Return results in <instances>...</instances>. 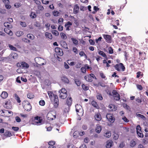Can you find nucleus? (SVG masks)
<instances>
[{
	"label": "nucleus",
	"instance_id": "338daca9",
	"mask_svg": "<svg viewBox=\"0 0 148 148\" xmlns=\"http://www.w3.org/2000/svg\"><path fill=\"white\" fill-rule=\"evenodd\" d=\"M38 8L40 10H42L44 9L43 7L40 5H38Z\"/></svg>",
	"mask_w": 148,
	"mask_h": 148
},
{
	"label": "nucleus",
	"instance_id": "1a4fd4ad",
	"mask_svg": "<svg viewBox=\"0 0 148 148\" xmlns=\"http://www.w3.org/2000/svg\"><path fill=\"white\" fill-rule=\"evenodd\" d=\"M17 66L23 69H27L29 66V64L25 62H22L20 63H18L17 64Z\"/></svg>",
	"mask_w": 148,
	"mask_h": 148
},
{
	"label": "nucleus",
	"instance_id": "0eeeda50",
	"mask_svg": "<svg viewBox=\"0 0 148 148\" xmlns=\"http://www.w3.org/2000/svg\"><path fill=\"white\" fill-rule=\"evenodd\" d=\"M35 61L37 64L40 66L43 65L46 63L45 60L41 58H36L35 59Z\"/></svg>",
	"mask_w": 148,
	"mask_h": 148
},
{
	"label": "nucleus",
	"instance_id": "a878e982",
	"mask_svg": "<svg viewBox=\"0 0 148 148\" xmlns=\"http://www.w3.org/2000/svg\"><path fill=\"white\" fill-rule=\"evenodd\" d=\"M45 36L46 38L49 39H51L52 38V36L51 33L46 32L45 33Z\"/></svg>",
	"mask_w": 148,
	"mask_h": 148
},
{
	"label": "nucleus",
	"instance_id": "f704fd0d",
	"mask_svg": "<svg viewBox=\"0 0 148 148\" xmlns=\"http://www.w3.org/2000/svg\"><path fill=\"white\" fill-rule=\"evenodd\" d=\"M11 58L14 59H17L18 58V54L17 53H13L11 54Z\"/></svg>",
	"mask_w": 148,
	"mask_h": 148
},
{
	"label": "nucleus",
	"instance_id": "f3484780",
	"mask_svg": "<svg viewBox=\"0 0 148 148\" xmlns=\"http://www.w3.org/2000/svg\"><path fill=\"white\" fill-rule=\"evenodd\" d=\"M60 43L61 45L64 48L66 49H68L67 45L65 41L63 40H61L60 42Z\"/></svg>",
	"mask_w": 148,
	"mask_h": 148
},
{
	"label": "nucleus",
	"instance_id": "864d4df0",
	"mask_svg": "<svg viewBox=\"0 0 148 148\" xmlns=\"http://www.w3.org/2000/svg\"><path fill=\"white\" fill-rule=\"evenodd\" d=\"M122 119L125 122L127 123L129 122V120L127 118L124 116H123L122 117Z\"/></svg>",
	"mask_w": 148,
	"mask_h": 148
},
{
	"label": "nucleus",
	"instance_id": "c756f323",
	"mask_svg": "<svg viewBox=\"0 0 148 148\" xmlns=\"http://www.w3.org/2000/svg\"><path fill=\"white\" fill-rule=\"evenodd\" d=\"M98 53L105 58H107V56L105 53L102 51L99 50L98 51Z\"/></svg>",
	"mask_w": 148,
	"mask_h": 148
},
{
	"label": "nucleus",
	"instance_id": "cd10ccee",
	"mask_svg": "<svg viewBox=\"0 0 148 148\" xmlns=\"http://www.w3.org/2000/svg\"><path fill=\"white\" fill-rule=\"evenodd\" d=\"M91 104L96 109H98L99 108V106L95 101H92L91 102Z\"/></svg>",
	"mask_w": 148,
	"mask_h": 148
},
{
	"label": "nucleus",
	"instance_id": "09e8293b",
	"mask_svg": "<svg viewBox=\"0 0 148 148\" xmlns=\"http://www.w3.org/2000/svg\"><path fill=\"white\" fill-rule=\"evenodd\" d=\"M108 53L109 54H112L113 53V49L112 47H110L108 48Z\"/></svg>",
	"mask_w": 148,
	"mask_h": 148
},
{
	"label": "nucleus",
	"instance_id": "79ce46f5",
	"mask_svg": "<svg viewBox=\"0 0 148 148\" xmlns=\"http://www.w3.org/2000/svg\"><path fill=\"white\" fill-rule=\"evenodd\" d=\"M75 82L76 85L78 86H80L81 85V82L78 79H75Z\"/></svg>",
	"mask_w": 148,
	"mask_h": 148
},
{
	"label": "nucleus",
	"instance_id": "bb28decb",
	"mask_svg": "<svg viewBox=\"0 0 148 148\" xmlns=\"http://www.w3.org/2000/svg\"><path fill=\"white\" fill-rule=\"evenodd\" d=\"M109 108L111 109L112 111H115L116 109V107L114 105L112 104H110L109 106Z\"/></svg>",
	"mask_w": 148,
	"mask_h": 148
},
{
	"label": "nucleus",
	"instance_id": "b1692460",
	"mask_svg": "<svg viewBox=\"0 0 148 148\" xmlns=\"http://www.w3.org/2000/svg\"><path fill=\"white\" fill-rule=\"evenodd\" d=\"M113 142L110 140H108L107 142L106 147L107 148H110L112 146Z\"/></svg>",
	"mask_w": 148,
	"mask_h": 148
},
{
	"label": "nucleus",
	"instance_id": "603ef678",
	"mask_svg": "<svg viewBox=\"0 0 148 148\" xmlns=\"http://www.w3.org/2000/svg\"><path fill=\"white\" fill-rule=\"evenodd\" d=\"M136 129L137 133L142 131L141 127L139 125H138L136 126Z\"/></svg>",
	"mask_w": 148,
	"mask_h": 148
},
{
	"label": "nucleus",
	"instance_id": "423d86ee",
	"mask_svg": "<svg viewBox=\"0 0 148 148\" xmlns=\"http://www.w3.org/2000/svg\"><path fill=\"white\" fill-rule=\"evenodd\" d=\"M60 97L62 99H65L67 96L66 90L64 88H62L60 91Z\"/></svg>",
	"mask_w": 148,
	"mask_h": 148
},
{
	"label": "nucleus",
	"instance_id": "e2e57ef3",
	"mask_svg": "<svg viewBox=\"0 0 148 148\" xmlns=\"http://www.w3.org/2000/svg\"><path fill=\"white\" fill-rule=\"evenodd\" d=\"M114 139L115 140H117L119 137V135L116 133L114 134Z\"/></svg>",
	"mask_w": 148,
	"mask_h": 148
},
{
	"label": "nucleus",
	"instance_id": "6e6d98bb",
	"mask_svg": "<svg viewBox=\"0 0 148 148\" xmlns=\"http://www.w3.org/2000/svg\"><path fill=\"white\" fill-rule=\"evenodd\" d=\"M124 53L125 54V59L127 60L128 59V58L129 57V54L126 51H124Z\"/></svg>",
	"mask_w": 148,
	"mask_h": 148
},
{
	"label": "nucleus",
	"instance_id": "bf43d9fd",
	"mask_svg": "<svg viewBox=\"0 0 148 148\" xmlns=\"http://www.w3.org/2000/svg\"><path fill=\"white\" fill-rule=\"evenodd\" d=\"M137 133L138 136L142 138L143 137L144 135L143 133H142V131H141V132H137Z\"/></svg>",
	"mask_w": 148,
	"mask_h": 148
},
{
	"label": "nucleus",
	"instance_id": "13d9d810",
	"mask_svg": "<svg viewBox=\"0 0 148 148\" xmlns=\"http://www.w3.org/2000/svg\"><path fill=\"white\" fill-rule=\"evenodd\" d=\"M5 110H1L0 111V114L2 116H6V114L5 113Z\"/></svg>",
	"mask_w": 148,
	"mask_h": 148
},
{
	"label": "nucleus",
	"instance_id": "2eb2a0df",
	"mask_svg": "<svg viewBox=\"0 0 148 148\" xmlns=\"http://www.w3.org/2000/svg\"><path fill=\"white\" fill-rule=\"evenodd\" d=\"M72 25V23L70 21L67 22L64 25V27L66 28V30L69 31L71 26Z\"/></svg>",
	"mask_w": 148,
	"mask_h": 148
},
{
	"label": "nucleus",
	"instance_id": "a211bd4d",
	"mask_svg": "<svg viewBox=\"0 0 148 148\" xmlns=\"http://www.w3.org/2000/svg\"><path fill=\"white\" fill-rule=\"evenodd\" d=\"M10 29V28H5L4 29V31L9 35L12 36L13 35V33Z\"/></svg>",
	"mask_w": 148,
	"mask_h": 148
},
{
	"label": "nucleus",
	"instance_id": "4c0bfd02",
	"mask_svg": "<svg viewBox=\"0 0 148 148\" xmlns=\"http://www.w3.org/2000/svg\"><path fill=\"white\" fill-rule=\"evenodd\" d=\"M114 97V99L116 101H119L120 99V95L118 94L116 95L113 96Z\"/></svg>",
	"mask_w": 148,
	"mask_h": 148
},
{
	"label": "nucleus",
	"instance_id": "f03ea898",
	"mask_svg": "<svg viewBox=\"0 0 148 148\" xmlns=\"http://www.w3.org/2000/svg\"><path fill=\"white\" fill-rule=\"evenodd\" d=\"M22 104L23 108L26 111H29L31 110L32 106L28 101H24L22 102Z\"/></svg>",
	"mask_w": 148,
	"mask_h": 148
},
{
	"label": "nucleus",
	"instance_id": "39448f33",
	"mask_svg": "<svg viewBox=\"0 0 148 148\" xmlns=\"http://www.w3.org/2000/svg\"><path fill=\"white\" fill-rule=\"evenodd\" d=\"M56 114L55 112L53 111H50L47 113V117L48 120H53L56 118Z\"/></svg>",
	"mask_w": 148,
	"mask_h": 148
},
{
	"label": "nucleus",
	"instance_id": "2f4dec72",
	"mask_svg": "<svg viewBox=\"0 0 148 148\" xmlns=\"http://www.w3.org/2000/svg\"><path fill=\"white\" fill-rule=\"evenodd\" d=\"M71 39L73 44L76 45H78V41L76 39L74 38H71Z\"/></svg>",
	"mask_w": 148,
	"mask_h": 148
},
{
	"label": "nucleus",
	"instance_id": "7ed1b4c3",
	"mask_svg": "<svg viewBox=\"0 0 148 148\" xmlns=\"http://www.w3.org/2000/svg\"><path fill=\"white\" fill-rule=\"evenodd\" d=\"M72 102V99L71 97H68L66 99V104L67 105L68 107L64 109V111L65 113L68 112L69 107L71 106Z\"/></svg>",
	"mask_w": 148,
	"mask_h": 148
},
{
	"label": "nucleus",
	"instance_id": "052dcab7",
	"mask_svg": "<svg viewBox=\"0 0 148 148\" xmlns=\"http://www.w3.org/2000/svg\"><path fill=\"white\" fill-rule=\"evenodd\" d=\"M12 129L15 132H17L19 130V128L16 127H12Z\"/></svg>",
	"mask_w": 148,
	"mask_h": 148
},
{
	"label": "nucleus",
	"instance_id": "69168bd1",
	"mask_svg": "<svg viewBox=\"0 0 148 148\" xmlns=\"http://www.w3.org/2000/svg\"><path fill=\"white\" fill-rule=\"evenodd\" d=\"M73 52L77 54L78 53V51L77 49L75 47L73 48Z\"/></svg>",
	"mask_w": 148,
	"mask_h": 148
},
{
	"label": "nucleus",
	"instance_id": "f257e3e1",
	"mask_svg": "<svg viewBox=\"0 0 148 148\" xmlns=\"http://www.w3.org/2000/svg\"><path fill=\"white\" fill-rule=\"evenodd\" d=\"M47 93L51 101L54 102V106L55 108H57L59 105V100L58 96L51 91H48Z\"/></svg>",
	"mask_w": 148,
	"mask_h": 148
},
{
	"label": "nucleus",
	"instance_id": "c9c22d12",
	"mask_svg": "<svg viewBox=\"0 0 148 148\" xmlns=\"http://www.w3.org/2000/svg\"><path fill=\"white\" fill-rule=\"evenodd\" d=\"M16 35L18 37H20L24 34V33L22 31H18L16 33Z\"/></svg>",
	"mask_w": 148,
	"mask_h": 148
},
{
	"label": "nucleus",
	"instance_id": "6ab92c4d",
	"mask_svg": "<svg viewBox=\"0 0 148 148\" xmlns=\"http://www.w3.org/2000/svg\"><path fill=\"white\" fill-rule=\"evenodd\" d=\"M101 127L99 125H97L95 129V130L96 132L97 133H99L101 130Z\"/></svg>",
	"mask_w": 148,
	"mask_h": 148
},
{
	"label": "nucleus",
	"instance_id": "c03bdc74",
	"mask_svg": "<svg viewBox=\"0 0 148 148\" xmlns=\"http://www.w3.org/2000/svg\"><path fill=\"white\" fill-rule=\"evenodd\" d=\"M30 17L32 18H34L36 17V15L34 12H32L30 15Z\"/></svg>",
	"mask_w": 148,
	"mask_h": 148
},
{
	"label": "nucleus",
	"instance_id": "8fccbe9b",
	"mask_svg": "<svg viewBox=\"0 0 148 148\" xmlns=\"http://www.w3.org/2000/svg\"><path fill=\"white\" fill-rule=\"evenodd\" d=\"M55 142L54 141H49L48 142V144L49 146H54Z\"/></svg>",
	"mask_w": 148,
	"mask_h": 148
},
{
	"label": "nucleus",
	"instance_id": "9b49d317",
	"mask_svg": "<svg viewBox=\"0 0 148 148\" xmlns=\"http://www.w3.org/2000/svg\"><path fill=\"white\" fill-rule=\"evenodd\" d=\"M103 36L106 42L109 43H111L112 39L110 35L107 34H103Z\"/></svg>",
	"mask_w": 148,
	"mask_h": 148
},
{
	"label": "nucleus",
	"instance_id": "49530a36",
	"mask_svg": "<svg viewBox=\"0 0 148 148\" xmlns=\"http://www.w3.org/2000/svg\"><path fill=\"white\" fill-rule=\"evenodd\" d=\"M97 99L100 100H102L103 99V97L100 94H98L97 96Z\"/></svg>",
	"mask_w": 148,
	"mask_h": 148
},
{
	"label": "nucleus",
	"instance_id": "0e129e2a",
	"mask_svg": "<svg viewBox=\"0 0 148 148\" xmlns=\"http://www.w3.org/2000/svg\"><path fill=\"white\" fill-rule=\"evenodd\" d=\"M42 3L44 4H48L49 3V1L47 0H42Z\"/></svg>",
	"mask_w": 148,
	"mask_h": 148
},
{
	"label": "nucleus",
	"instance_id": "aec40b11",
	"mask_svg": "<svg viewBox=\"0 0 148 148\" xmlns=\"http://www.w3.org/2000/svg\"><path fill=\"white\" fill-rule=\"evenodd\" d=\"M79 7L77 4H75L74 5L73 8V13L75 14H77L79 10Z\"/></svg>",
	"mask_w": 148,
	"mask_h": 148
},
{
	"label": "nucleus",
	"instance_id": "37998d69",
	"mask_svg": "<svg viewBox=\"0 0 148 148\" xmlns=\"http://www.w3.org/2000/svg\"><path fill=\"white\" fill-rule=\"evenodd\" d=\"M111 135V133L110 132H107L104 135V136L106 138H109Z\"/></svg>",
	"mask_w": 148,
	"mask_h": 148
},
{
	"label": "nucleus",
	"instance_id": "ddd939ff",
	"mask_svg": "<svg viewBox=\"0 0 148 148\" xmlns=\"http://www.w3.org/2000/svg\"><path fill=\"white\" fill-rule=\"evenodd\" d=\"M82 106L79 104H77L75 105V108L76 112H77V114L79 116H80L82 114H80V112H82Z\"/></svg>",
	"mask_w": 148,
	"mask_h": 148
},
{
	"label": "nucleus",
	"instance_id": "393cba45",
	"mask_svg": "<svg viewBox=\"0 0 148 148\" xmlns=\"http://www.w3.org/2000/svg\"><path fill=\"white\" fill-rule=\"evenodd\" d=\"M61 80L62 81L65 83L69 84V81L68 79L65 76H63L61 77Z\"/></svg>",
	"mask_w": 148,
	"mask_h": 148
},
{
	"label": "nucleus",
	"instance_id": "473e14b6",
	"mask_svg": "<svg viewBox=\"0 0 148 148\" xmlns=\"http://www.w3.org/2000/svg\"><path fill=\"white\" fill-rule=\"evenodd\" d=\"M136 115L137 116L143 119V120H145L146 119V118L143 115L139 114L138 113H136Z\"/></svg>",
	"mask_w": 148,
	"mask_h": 148
},
{
	"label": "nucleus",
	"instance_id": "de8ad7c7",
	"mask_svg": "<svg viewBox=\"0 0 148 148\" xmlns=\"http://www.w3.org/2000/svg\"><path fill=\"white\" fill-rule=\"evenodd\" d=\"M53 14L54 16H59V15L60 14V12L58 11L55 10L53 12Z\"/></svg>",
	"mask_w": 148,
	"mask_h": 148
},
{
	"label": "nucleus",
	"instance_id": "6e6552de",
	"mask_svg": "<svg viewBox=\"0 0 148 148\" xmlns=\"http://www.w3.org/2000/svg\"><path fill=\"white\" fill-rule=\"evenodd\" d=\"M96 77L94 75L93 73H91L87 76H85L84 77V79L87 81L89 82H91L92 81V79Z\"/></svg>",
	"mask_w": 148,
	"mask_h": 148
},
{
	"label": "nucleus",
	"instance_id": "ea45409f",
	"mask_svg": "<svg viewBox=\"0 0 148 148\" xmlns=\"http://www.w3.org/2000/svg\"><path fill=\"white\" fill-rule=\"evenodd\" d=\"M136 143L134 140H131L130 142V146L132 147H133L136 145Z\"/></svg>",
	"mask_w": 148,
	"mask_h": 148
},
{
	"label": "nucleus",
	"instance_id": "4be33fe9",
	"mask_svg": "<svg viewBox=\"0 0 148 148\" xmlns=\"http://www.w3.org/2000/svg\"><path fill=\"white\" fill-rule=\"evenodd\" d=\"M40 119V117L38 116H36L34 118V120L37 121L36 122L37 123H41L42 122V120Z\"/></svg>",
	"mask_w": 148,
	"mask_h": 148
},
{
	"label": "nucleus",
	"instance_id": "9d476101",
	"mask_svg": "<svg viewBox=\"0 0 148 148\" xmlns=\"http://www.w3.org/2000/svg\"><path fill=\"white\" fill-rule=\"evenodd\" d=\"M55 51L57 55V58L58 59L60 58L59 56H61L63 55V53L62 50L59 47H56L55 49Z\"/></svg>",
	"mask_w": 148,
	"mask_h": 148
},
{
	"label": "nucleus",
	"instance_id": "4468645a",
	"mask_svg": "<svg viewBox=\"0 0 148 148\" xmlns=\"http://www.w3.org/2000/svg\"><path fill=\"white\" fill-rule=\"evenodd\" d=\"M4 107L7 109H11L12 108V104L11 101L10 100H6Z\"/></svg>",
	"mask_w": 148,
	"mask_h": 148
},
{
	"label": "nucleus",
	"instance_id": "20e7f679",
	"mask_svg": "<svg viewBox=\"0 0 148 148\" xmlns=\"http://www.w3.org/2000/svg\"><path fill=\"white\" fill-rule=\"evenodd\" d=\"M114 69L118 71L123 72L125 71V68L122 63L116 64L114 66Z\"/></svg>",
	"mask_w": 148,
	"mask_h": 148
},
{
	"label": "nucleus",
	"instance_id": "7c9ffc66",
	"mask_svg": "<svg viewBox=\"0 0 148 148\" xmlns=\"http://www.w3.org/2000/svg\"><path fill=\"white\" fill-rule=\"evenodd\" d=\"M27 97L28 98L32 99L34 97V95L33 93L32 92H29L27 94Z\"/></svg>",
	"mask_w": 148,
	"mask_h": 148
},
{
	"label": "nucleus",
	"instance_id": "a18cd8bd",
	"mask_svg": "<svg viewBox=\"0 0 148 148\" xmlns=\"http://www.w3.org/2000/svg\"><path fill=\"white\" fill-rule=\"evenodd\" d=\"M9 47L11 50L14 51H17V49L15 47H14L12 45H9Z\"/></svg>",
	"mask_w": 148,
	"mask_h": 148
},
{
	"label": "nucleus",
	"instance_id": "c85d7f7f",
	"mask_svg": "<svg viewBox=\"0 0 148 148\" xmlns=\"http://www.w3.org/2000/svg\"><path fill=\"white\" fill-rule=\"evenodd\" d=\"M14 97L17 103H20L21 102V101L20 98L15 93L14 94Z\"/></svg>",
	"mask_w": 148,
	"mask_h": 148
},
{
	"label": "nucleus",
	"instance_id": "4d7b16f0",
	"mask_svg": "<svg viewBox=\"0 0 148 148\" xmlns=\"http://www.w3.org/2000/svg\"><path fill=\"white\" fill-rule=\"evenodd\" d=\"M39 104L41 106H44L45 105V102L44 100H41L39 102Z\"/></svg>",
	"mask_w": 148,
	"mask_h": 148
},
{
	"label": "nucleus",
	"instance_id": "5fc2aeb1",
	"mask_svg": "<svg viewBox=\"0 0 148 148\" xmlns=\"http://www.w3.org/2000/svg\"><path fill=\"white\" fill-rule=\"evenodd\" d=\"M81 72L83 73H86V69L85 67H82L81 69Z\"/></svg>",
	"mask_w": 148,
	"mask_h": 148
},
{
	"label": "nucleus",
	"instance_id": "5701e85b",
	"mask_svg": "<svg viewBox=\"0 0 148 148\" xmlns=\"http://www.w3.org/2000/svg\"><path fill=\"white\" fill-rule=\"evenodd\" d=\"M4 25L5 27L8 28H12L13 27L11 24L8 22H5L4 23Z\"/></svg>",
	"mask_w": 148,
	"mask_h": 148
},
{
	"label": "nucleus",
	"instance_id": "412c9836",
	"mask_svg": "<svg viewBox=\"0 0 148 148\" xmlns=\"http://www.w3.org/2000/svg\"><path fill=\"white\" fill-rule=\"evenodd\" d=\"M8 96V93L5 91H3L1 95V97L3 99H6Z\"/></svg>",
	"mask_w": 148,
	"mask_h": 148
},
{
	"label": "nucleus",
	"instance_id": "a19ab883",
	"mask_svg": "<svg viewBox=\"0 0 148 148\" xmlns=\"http://www.w3.org/2000/svg\"><path fill=\"white\" fill-rule=\"evenodd\" d=\"M27 37L30 39L33 40L34 38V36L32 34H28L27 35Z\"/></svg>",
	"mask_w": 148,
	"mask_h": 148
},
{
	"label": "nucleus",
	"instance_id": "680f3d73",
	"mask_svg": "<svg viewBox=\"0 0 148 148\" xmlns=\"http://www.w3.org/2000/svg\"><path fill=\"white\" fill-rule=\"evenodd\" d=\"M63 27L61 25H59L58 27V30L59 31H62L63 30Z\"/></svg>",
	"mask_w": 148,
	"mask_h": 148
},
{
	"label": "nucleus",
	"instance_id": "3c124183",
	"mask_svg": "<svg viewBox=\"0 0 148 148\" xmlns=\"http://www.w3.org/2000/svg\"><path fill=\"white\" fill-rule=\"evenodd\" d=\"M82 87L83 89L84 90H87L88 89V87L84 84L82 85Z\"/></svg>",
	"mask_w": 148,
	"mask_h": 148
},
{
	"label": "nucleus",
	"instance_id": "f8f14e48",
	"mask_svg": "<svg viewBox=\"0 0 148 148\" xmlns=\"http://www.w3.org/2000/svg\"><path fill=\"white\" fill-rule=\"evenodd\" d=\"M106 117L110 123H113L114 122L115 118L112 114H108L106 116Z\"/></svg>",
	"mask_w": 148,
	"mask_h": 148
},
{
	"label": "nucleus",
	"instance_id": "774afa93",
	"mask_svg": "<svg viewBox=\"0 0 148 148\" xmlns=\"http://www.w3.org/2000/svg\"><path fill=\"white\" fill-rule=\"evenodd\" d=\"M20 25L23 27H25L26 26V23L25 22L21 21Z\"/></svg>",
	"mask_w": 148,
	"mask_h": 148
},
{
	"label": "nucleus",
	"instance_id": "72a5a7b5",
	"mask_svg": "<svg viewBox=\"0 0 148 148\" xmlns=\"http://www.w3.org/2000/svg\"><path fill=\"white\" fill-rule=\"evenodd\" d=\"M4 135L6 137H10L12 136L11 133L9 131H6Z\"/></svg>",
	"mask_w": 148,
	"mask_h": 148
},
{
	"label": "nucleus",
	"instance_id": "e433bc0d",
	"mask_svg": "<svg viewBox=\"0 0 148 148\" xmlns=\"http://www.w3.org/2000/svg\"><path fill=\"white\" fill-rule=\"evenodd\" d=\"M51 32L53 35L56 36H58L59 35V32L56 30H52L51 31Z\"/></svg>",
	"mask_w": 148,
	"mask_h": 148
},
{
	"label": "nucleus",
	"instance_id": "dca6fc26",
	"mask_svg": "<svg viewBox=\"0 0 148 148\" xmlns=\"http://www.w3.org/2000/svg\"><path fill=\"white\" fill-rule=\"evenodd\" d=\"M95 118L97 121H100L101 119V117L100 114L99 113H95Z\"/></svg>",
	"mask_w": 148,
	"mask_h": 148
},
{
	"label": "nucleus",
	"instance_id": "58836bf2",
	"mask_svg": "<svg viewBox=\"0 0 148 148\" xmlns=\"http://www.w3.org/2000/svg\"><path fill=\"white\" fill-rule=\"evenodd\" d=\"M60 35L62 38L63 39H66L67 38L66 34L64 33H61Z\"/></svg>",
	"mask_w": 148,
	"mask_h": 148
}]
</instances>
